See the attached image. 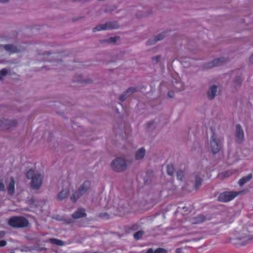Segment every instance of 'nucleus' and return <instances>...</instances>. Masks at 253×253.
Instances as JSON below:
<instances>
[{
	"instance_id": "nucleus-14",
	"label": "nucleus",
	"mask_w": 253,
	"mask_h": 253,
	"mask_svg": "<svg viewBox=\"0 0 253 253\" xmlns=\"http://www.w3.org/2000/svg\"><path fill=\"white\" fill-rule=\"evenodd\" d=\"M134 91V88L130 87L125 91L122 95L120 96L119 100L121 101H124L127 96H129Z\"/></svg>"
},
{
	"instance_id": "nucleus-7",
	"label": "nucleus",
	"mask_w": 253,
	"mask_h": 253,
	"mask_svg": "<svg viewBox=\"0 0 253 253\" xmlns=\"http://www.w3.org/2000/svg\"><path fill=\"white\" fill-rule=\"evenodd\" d=\"M118 27V25L115 22H109L105 24L100 25L96 26L93 29V32L99 31L101 30H109L116 29Z\"/></svg>"
},
{
	"instance_id": "nucleus-23",
	"label": "nucleus",
	"mask_w": 253,
	"mask_h": 253,
	"mask_svg": "<svg viewBox=\"0 0 253 253\" xmlns=\"http://www.w3.org/2000/svg\"><path fill=\"white\" fill-rule=\"evenodd\" d=\"M143 231H138V232H136L134 234L133 237H134L135 239L139 240L142 237V236L143 235Z\"/></svg>"
},
{
	"instance_id": "nucleus-6",
	"label": "nucleus",
	"mask_w": 253,
	"mask_h": 253,
	"mask_svg": "<svg viewBox=\"0 0 253 253\" xmlns=\"http://www.w3.org/2000/svg\"><path fill=\"white\" fill-rule=\"evenodd\" d=\"M237 195L236 192H225L219 195L218 200L221 202H227L233 200Z\"/></svg>"
},
{
	"instance_id": "nucleus-1",
	"label": "nucleus",
	"mask_w": 253,
	"mask_h": 253,
	"mask_svg": "<svg viewBox=\"0 0 253 253\" xmlns=\"http://www.w3.org/2000/svg\"><path fill=\"white\" fill-rule=\"evenodd\" d=\"M27 177L31 179V187L34 189H39L42 184V176L41 173L30 169L27 173Z\"/></svg>"
},
{
	"instance_id": "nucleus-39",
	"label": "nucleus",
	"mask_w": 253,
	"mask_h": 253,
	"mask_svg": "<svg viewBox=\"0 0 253 253\" xmlns=\"http://www.w3.org/2000/svg\"><path fill=\"white\" fill-rule=\"evenodd\" d=\"M159 57L157 56L155 58L156 59V60L157 61L158 60V59H159Z\"/></svg>"
},
{
	"instance_id": "nucleus-4",
	"label": "nucleus",
	"mask_w": 253,
	"mask_h": 253,
	"mask_svg": "<svg viewBox=\"0 0 253 253\" xmlns=\"http://www.w3.org/2000/svg\"><path fill=\"white\" fill-rule=\"evenodd\" d=\"M222 139L217 138L214 133H213L211 140V149L213 154L219 151L222 146Z\"/></svg>"
},
{
	"instance_id": "nucleus-37",
	"label": "nucleus",
	"mask_w": 253,
	"mask_h": 253,
	"mask_svg": "<svg viewBox=\"0 0 253 253\" xmlns=\"http://www.w3.org/2000/svg\"><path fill=\"white\" fill-rule=\"evenodd\" d=\"M153 251L152 249H149L145 253H153Z\"/></svg>"
},
{
	"instance_id": "nucleus-33",
	"label": "nucleus",
	"mask_w": 253,
	"mask_h": 253,
	"mask_svg": "<svg viewBox=\"0 0 253 253\" xmlns=\"http://www.w3.org/2000/svg\"><path fill=\"white\" fill-rule=\"evenodd\" d=\"M231 174V172L230 171H225L223 172V173H221L225 177H228Z\"/></svg>"
},
{
	"instance_id": "nucleus-9",
	"label": "nucleus",
	"mask_w": 253,
	"mask_h": 253,
	"mask_svg": "<svg viewBox=\"0 0 253 253\" xmlns=\"http://www.w3.org/2000/svg\"><path fill=\"white\" fill-rule=\"evenodd\" d=\"M16 122L14 121L8 120H0V128L2 129H8L11 126H14Z\"/></svg>"
},
{
	"instance_id": "nucleus-26",
	"label": "nucleus",
	"mask_w": 253,
	"mask_h": 253,
	"mask_svg": "<svg viewBox=\"0 0 253 253\" xmlns=\"http://www.w3.org/2000/svg\"><path fill=\"white\" fill-rule=\"evenodd\" d=\"M184 175V172L183 171H179L177 172V178L178 180H182V178Z\"/></svg>"
},
{
	"instance_id": "nucleus-11",
	"label": "nucleus",
	"mask_w": 253,
	"mask_h": 253,
	"mask_svg": "<svg viewBox=\"0 0 253 253\" xmlns=\"http://www.w3.org/2000/svg\"><path fill=\"white\" fill-rule=\"evenodd\" d=\"M86 215L84 210L83 209H79L76 212L72 214L74 218H79L84 217Z\"/></svg>"
},
{
	"instance_id": "nucleus-38",
	"label": "nucleus",
	"mask_w": 253,
	"mask_h": 253,
	"mask_svg": "<svg viewBox=\"0 0 253 253\" xmlns=\"http://www.w3.org/2000/svg\"><path fill=\"white\" fill-rule=\"evenodd\" d=\"M250 61L251 63H253V54L251 56Z\"/></svg>"
},
{
	"instance_id": "nucleus-20",
	"label": "nucleus",
	"mask_w": 253,
	"mask_h": 253,
	"mask_svg": "<svg viewBox=\"0 0 253 253\" xmlns=\"http://www.w3.org/2000/svg\"><path fill=\"white\" fill-rule=\"evenodd\" d=\"M69 189H65V190H62L58 195L57 196V198L59 200H62L64 198H65L68 193H69Z\"/></svg>"
},
{
	"instance_id": "nucleus-25",
	"label": "nucleus",
	"mask_w": 253,
	"mask_h": 253,
	"mask_svg": "<svg viewBox=\"0 0 253 253\" xmlns=\"http://www.w3.org/2000/svg\"><path fill=\"white\" fill-rule=\"evenodd\" d=\"M7 73V70L6 69H3L0 71V80L2 79V77L6 75Z\"/></svg>"
},
{
	"instance_id": "nucleus-31",
	"label": "nucleus",
	"mask_w": 253,
	"mask_h": 253,
	"mask_svg": "<svg viewBox=\"0 0 253 253\" xmlns=\"http://www.w3.org/2000/svg\"><path fill=\"white\" fill-rule=\"evenodd\" d=\"M243 238H245V241H248L251 240L252 239V236L250 235V234H247V235H246V236L244 237H243Z\"/></svg>"
},
{
	"instance_id": "nucleus-41",
	"label": "nucleus",
	"mask_w": 253,
	"mask_h": 253,
	"mask_svg": "<svg viewBox=\"0 0 253 253\" xmlns=\"http://www.w3.org/2000/svg\"><path fill=\"white\" fill-rule=\"evenodd\" d=\"M152 43L150 41H149V44H151Z\"/></svg>"
},
{
	"instance_id": "nucleus-5",
	"label": "nucleus",
	"mask_w": 253,
	"mask_h": 253,
	"mask_svg": "<svg viewBox=\"0 0 253 253\" xmlns=\"http://www.w3.org/2000/svg\"><path fill=\"white\" fill-rule=\"evenodd\" d=\"M89 186V182L85 181L79 188L78 191L74 193L71 197V201L73 202H75L80 196L83 195L85 193Z\"/></svg>"
},
{
	"instance_id": "nucleus-15",
	"label": "nucleus",
	"mask_w": 253,
	"mask_h": 253,
	"mask_svg": "<svg viewBox=\"0 0 253 253\" xmlns=\"http://www.w3.org/2000/svg\"><path fill=\"white\" fill-rule=\"evenodd\" d=\"M134 91V88L130 87L125 91L122 95L120 96L119 100L121 101H124L127 96H129Z\"/></svg>"
},
{
	"instance_id": "nucleus-36",
	"label": "nucleus",
	"mask_w": 253,
	"mask_h": 253,
	"mask_svg": "<svg viewBox=\"0 0 253 253\" xmlns=\"http://www.w3.org/2000/svg\"><path fill=\"white\" fill-rule=\"evenodd\" d=\"M5 235V232L1 231H0V238H2Z\"/></svg>"
},
{
	"instance_id": "nucleus-21",
	"label": "nucleus",
	"mask_w": 253,
	"mask_h": 253,
	"mask_svg": "<svg viewBox=\"0 0 253 253\" xmlns=\"http://www.w3.org/2000/svg\"><path fill=\"white\" fill-rule=\"evenodd\" d=\"M49 241L52 244L59 246H63L64 245V243L59 240L56 239H50Z\"/></svg>"
},
{
	"instance_id": "nucleus-16",
	"label": "nucleus",
	"mask_w": 253,
	"mask_h": 253,
	"mask_svg": "<svg viewBox=\"0 0 253 253\" xmlns=\"http://www.w3.org/2000/svg\"><path fill=\"white\" fill-rule=\"evenodd\" d=\"M205 220V217L203 215H198L191 219L193 224L200 223Z\"/></svg>"
},
{
	"instance_id": "nucleus-2",
	"label": "nucleus",
	"mask_w": 253,
	"mask_h": 253,
	"mask_svg": "<svg viewBox=\"0 0 253 253\" xmlns=\"http://www.w3.org/2000/svg\"><path fill=\"white\" fill-rule=\"evenodd\" d=\"M8 224L13 227H24L28 226V221L24 217L21 216H14L8 220Z\"/></svg>"
},
{
	"instance_id": "nucleus-42",
	"label": "nucleus",
	"mask_w": 253,
	"mask_h": 253,
	"mask_svg": "<svg viewBox=\"0 0 253 253\" xmlns=\"http://www.w3.org/2000/svg\"><path fill=\"white\" fill-rule=\"evenodd\" d=\"M10 253H14V252H11Z\"/></svg>"
},
{
	"instance_id": "nucleus-29",
	"label": "nucleus",
	"mask_w": 253,
	"mask_h": 253,
	"mask_svg": "<svg viewBox=\"0 0 253 253\" xmlns=\"http://www.w3.org/2000/svg\"><path fill=\"white\" fill-rule=\"evenodd\" d=\"M164 37V34L163 33V34H159L157 37H156V38L155 39V41L154 42H157V41H160L161 40H162Z\"/></svg>"
},
{
	"instance_id": "nucleus-17",
	"label": "nucleus",
	"mask_w": 253,
	"mask_h": 253,
	"mask_svg": "<svg viewBox=\"0 0 253 253\" xmlns=\"http://www.w3.org/2000/svg\"><path fill=\"white\" fill-rule=\"evenodd\" d=\"M4 48L10 53H15L18 51L17 47L12 44H5L4 45Z\"/></svg>"
},
{
	"instance_id": "nucleus-24",
	"label": "nucleus",
	"mask_w": 253,
	"mask_h": 253,
	"mask_svg": "<svg viewBox=\"0 0 253 253\" xmlns=\"http://www.w3.org/2000/svg\"><path fill=\"white\" fill-rule=\"evenodd\" d=\"M174 168L172 166H167V173L169 175H172L173 174Z\"/></svg>"
},
{
	"instance_id": "nucleus-13",
	"label": "nucleus",
	"mask_w": 253,
	"mask_h": 253,
	"mask_svg": "<svg viewBox=\"0 0 253 253\" xmlns=\"http://www.w3.org/2000/svg\"><path fill=\"white\" fill-rule=\"evenodd\" d=\"M224 59L223 58H217L214 60L212 62L210 63L208 65L209 68H212L214 66H218L224 62Z\"/></svg>"
},
{
	"instance_id": "nucleus-32",
	"label": "nucleus",
	"mask_w": 253,
	"mask_h": 253,
	"mask_svg": "<svg viewBox=\"0 0 253 253\" xmlns=\"http://www.w3.org/2000/svg\"><path fill=\"white\" fill-rule=\"evenodd\" d=\"M235 82L238 85H240L241 83V79L239 77H237L235 79Z\"/></svg>"
},
{
	"instance_id": "nucleus-34",
	"label": "nucleus",
	"mask_w": 253,
	"mask_h": 253,
	"mask_svg": "<svg viewBox=\"0 0 253 253\" xmlns=\"http://www.w3.org/2000/svg\"><path fill=\"white\" fill-rule=\"evenodd\" d=\"M6 245V242L4 240L0 241V247H4Z\"/></svg>"
},
{
	"instance_id": "nucleus-8",
	"label": "nucleus",
	"mask_w": 253,
	"mask_h": 253,
	"mask_svg": "<svg viewBox=\"0 0 253 253\" xmlns=\"http://www.w3.org/2000/svg\"><path fill=\"white\" fill-rule=\"evenodd\" d=\"M7 191V193L10 195H12L15 192V182L12 177H10L7 179L6 181Z\"/></svg>"
},
{
	"instance_id": "nucleus-35",
	"label": "nucleus",
	"mask_w": 253,
	"mask_h": 253,
	"mask_svg": "<svg viewBox=\"0 0 253 253\" xmlns=\"http://www.w3.org/2000/svg\"><path fill=\"white\" fill-rule=\"evenodd\" d=\"M4 190V185L2 181L0 182V191H3Z\"/></svg>"
},
{
	"instance_id": "nucleus-30",
	"label": "nucleus",
	"mask_w": 253,
	"mask_h": 253,
	"mask_svg": "<svg viewBox=\"0 0 253 253\" xmlns=\"http://www.w3.org/2000/svg\"><path fill=\"white\" fill-rule=\"evenodd\" d=\"M253 227V223L252 222V223H250L248 225V232H253V229H252Z\"/></svg>"
},
{
	"instance_id": "nucleus-12",
	"label": "nucleus",
	"mask_w": 253,
	"mask_h": 253,
	"mask_svg": "<svg viewBox=\"0 0 253 253\" xmlns=\"http://www.w3.org/2000/svg\"><path fill=\"white\" fill-rule=\"evenodd\" d=\"M216 90L217 88L215 85H213L209 88L208 92V96L210 99H212L214 97Z\"/></svg>"
},
{
	"instance_id": "nucleus-3",
	"label": "nucleus",
	"mask_w": 253,
	"mask_h": 253,
	"mask_svg": "<svg viewBox=\"0 0 253 253\" xmlns=\"http://www.w3.org/2000/svg\"><path fill=\"white\" fill-rule=\"evenodd\" d=\"M126 163L125 160L122 158H118L113 161L111 167L112 169L116 171H122L125 170L126 168Z\"/></svg>"
},
{
	"instance_id": "nucleus-19",
	"label": "nucleus",
	"mask_w": 253,
	"mask_h": 253,
	"mask_svg": "<svg viewBox=\"0 0 253 253\" xmlns=\"http://www.w3.org/2000/svg\"><path fill=\"white\" fill-rule=\"evenodd\" d=\"M252 177V175L251 174H249L246 176L242 177L240 179L238 182V183L240 186H242L248 181H249Z\"/></svg>"
},
{
	"instance_id": "nucleus-40",
	"label": "nucleus",
	"mask_w": 253,
	"mask_h": 253,
	"mask_svg": "<svg viewBox=\"0 0 253 253\" xmlns=\"http://www.w3.org/2000/svg\"><path fill=\"white\" fill-rule=\"evenodd\" d=\"M170 92H168V95L169 96V97H172V96L171 95H170Z\"/></svg>"
},
{
	"instance_id": "nucleus-27",
	"label": "nucleus",
	"mask_w": 253,
	"mask_h": 253,
	"mask_svg": "<svg viewBox=\"0 0 253 253\" xmlns=\"http://www.w3.org/2000/svg\"><path fill=\"white\" fill-rule=\"evenodd\" d=\"M118 40V37H112L108 40V42L110 43H113L116 42Z\"/></svg>"
},
{
	"instance_id": "nucleus-28",
	"label": "nucleus",
	"mask_w": 253,
	"mask_h": 253,
	"mask_svg": "<svg viewBox=\"0 0 253 253\" xmlns=\"http://www.w3.org/2000/svg\"><path fill=\"white\" fill-rule=\"evenodd\" d=\"M166 250L163 248H158L154 251V253H165Z\"/></svg>"
},
{
	"instance_id": "nucleus-10",
	"label": "nucleus",
	"mask_w": 253,
	"mask_h": 253,
	"mask_svg": "<svg viewBox=\"0 0 253 253\" xmlns=\"http://www.w3.org/2000/svg\"><path fill=\"white\" fill-rule=\"evenodd\" d=\"M244 138L243 131L241 126L239 125H237L236 126V141L241 143Z\"/></svg>"
},
{
	"instance_id": "nucleus-22",
	"label": "nucleus",
	"mask_w": 253,
	"mask_h": 253,
	"mask_svg": "<svg viewBox=\"0 0 253 253\" xmlns=\"http://www.w3.org/2000/svg\"><path fill=\"white\" fill-rule=\"evenodd\" d=\"M201 184V179L199 176L195 177V189H197Z\"/></svg>"
},
{
	"instance_id": "nucleus-18",
	"label": "nucleus",
	"mask_w": 253,
	"mask_h": 253,
	"mask_svg": "<svg viewBox=\"0 0 253 253\" xmlns=\"http://www.w3.org/2000/svg\"><path fill=\"white\" fill-rule=\"evenodd\" d=\"M145 154V150L144 148H141L139 149L136 153V154H135L136 159L139 160V159H142L144 157Z\"/></svg>"
}]
</instances>
